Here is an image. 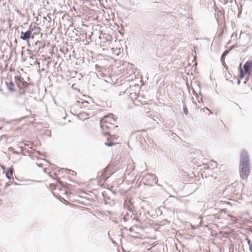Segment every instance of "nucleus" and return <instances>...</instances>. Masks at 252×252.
Here are the masks:
<instances>
[{"mask_svg": "<svg viewBox=\"0 0 252 252\" xmlns=\"http://www.w3.org/2000/svg\"><path fill=\"white\" fill-rule=\"evenodd\" d=\"M226 54V52H225L223 54V56L225 55V54Z\"/></svg>", "mask_w": 252, "mask_h": 252, "instance_id": "a211bd4d", "label": "nucleus"}, {"mask_svg": "<svg viewBox=\"0 0 252 252\" xmlns=\"http://www.w3.org/2000/svg\"><path fill=\"white\" fill-rule=\"evenodd\" d=\"M6 85L10 91H13L14 90L15 86L13 82H6Z\"/></svg>", "mask_w": 252, "mask_h": 252, "instance_id": "f8f14e48", "label": "nucleus"}, {"mask_svg": "<svg viewBox=\"0 0 252 252\" xmlns=\"http://www.w3.org/2000/svg\"><path fill=\"white\" fill-rule=\"evenodd\" d=\"M184 112H185L186 114H187V113H188V110H187V109L186 108L184 109Z\"/></svg>", "mask_w": 252, "mask_h": 252, "instance_id": "dca6fc26", "label": "nucleus"}, {"mask_svg": "<svg viewBox=\"0 0 252 252\" xmlns=\"http://www.w3.org/2000/svg\"><path fill=\"white\" fill-rule=\"evenodd\" d=\"M31 34L32 32L31 31H28L25 32H22L20 38L24 40H28L31 37Z\"/></svg>", "mask_w": 252, "mask_h": 252, "instance_id": "1a4fd4ad", "label": "nucleus"}, {"mask_svg": "<svg viewBox=\"0 0 252 252\" xmlns=\"http://www.w3.org/2000/svg\"><path fill=\"white\" fill-rule=\"evenodd\" d=\"M116 118L112 114L105 116L100 122V126L103 132L109 131L116 126Z\"/></svg>", "mask_w": 252, "mask_h": 252, "instance_id": "f257e3e1", "label": "nucleus"}, {"mask_svg": "<svg viewBox=\"0 0 252 252\" xmlns=\"http://www.w3.org/2000/svg\"><path fill=\"white\" fill-rule=\"evenodd\" d=\"M15 83L18 87L22 90L23 93H24V89L27 87L28 83L24 81V79L22 77L21 74L18 72L14 76Z\"/></svg>", "mask_w": 252, "mask_h": 252, "instance_id": "39448f33", "label": "nucleus"}, {"mask_svg": "<svg viewBox=\"0 0 252 252\" xmlns=\"http://www.w3.org/2000/svg\"><path fill=\"white\" fill-rule=\"evenodd\" d=\"M3 126V122L0 121V129H1Z\"/></svg>", "mask_w": 252, "mask_h": 252, "instance_id": "2eb2a0df", "label": "nucleus"}, {"mask_svg": "<svg viewBox=\"0 0 252 252\" xmlns=\"http://www.w3.org/2000/svg\"><path fill=\"white\" fill-rule=\"evenodd\" d=\"M239 172L241 177L243 179H246L250 172V165H240Z\"/></svg>", "mask_w": 252, "mask_h": 252, "instance_id": "423d86ee", "label": "nucleus"}, {"mask_svg": "<svg viewBox=\"0 0 252 252\" xmlns=\"http://www.w3.org/2000/svg\"><path fill=\"white\" fill-rule=\"evenodd\" d=\"M248 243L249 245L250 251L251 252H252V243L250 241V240H249Z\"/></svg>", "mask_w": 252, "mask_h": 252, "instance_id": "4468645a", "label": "nucleus"}, {"mask_svg": "<svg viewBox=\"0 0 252 252\" xmlns=\"http://www.w3.org/2000/svg\"><path fill=\"white\" fill-rule=\"evenodd\" d=\"M65 171L67 174H68L70 175H71L73 176H75L77 175L76 173L73 170L66 169H65Z\"/></svg>", "mask_w": 252, "mask_h": 252, "instance_id": "ddd939ff", "label": "nucleus"}, {"mask_svg": "<svg viewBox=\"0 0 252 252\" xmlns=\"http://www.w3.org/2000/svg\"><path fill=\"white\" fill-rule=\"evenodd\" d=\"M240 82V80L238 81V84H239Z\"/></svg>", "mask_w": 252, "mask_h": 252, "instance_id": "6ab92c4d", "label": "nucleus"}, {"mask_svg": "<svg viewBox=\"0 0 252 252\" xmlns=\"http://www.w3.org/2000/svg\"><path fill=\"white\" fill-rule=\"evenodd\" d=\"M13 171L12 168H8L6 169L5 175H6V177L8 179H9V180L13 179Z\"/></svg>", "mask_w": 252, "mask_h": 252, "instance_id": "9d476101", "label": "nucleus"}, {"mask_svg": "<svg viewBox=\"0 0 252 252\" xmlns=\"http://www.w3.org/2000/svg\"><path fill=\"white\" fill-rule=\"evenodd\" d=\"M249 162V157L248 152L245 150L242 151L240 154V165H250Z\"/></svg>", "mask_w": 252, "mask_h": 252, "instance_id": "0eeeda50", "label": "nucleus"}, {"mask_svg": "<svg viewBox=\"0 0 252 252\" xmlns=\"http://www.w3.org/2000/svg\"><path fill=\"white\" fill-rule=\"evenodd\" d=\"M91 106L92 105L90 103L87 101L82 102L77 101L72 107L71 110L74 112H78V111H80L91 110Z\"/></svg>", "mask_w": 252, "mask_h": 252, "instance_id": "7ed1b4c3", "label": "nucleus"}, {"mask_svg": "<svg viewBox=\"0 0 252 252\" xmlns=\"http://www.w3.org/2000/svg\"><path fill=\"white\" fill-rule=\"evenodd\" d=\"M217 163L216 162H215L213 160H210L206 165L207 166V168L214 169L217 166Z\"/></svg>", "mask_w": 252, "mask_h": 252, "instance_id": "9b49d317", "label": "nucleus"}, {"mask_svg": "<svg viewBox=\"0 0 252 252\" xmlns=\"http://www.w3.org/2000/svg\"><path fill=\"white\" fill-rule=\"evenodd\" d=\"M252 70V61H247L244 65V68L240 69V78L243 79L246 75H249Z\"/></svg>", "mask_w": 252, "mask_h": 252, "instance_id": "20e7f679", "label": "nucleus"}, {"mask_svg": "<svg viewBox=\"0 0 252 252\" xmlns=\"http://www.w3.org/2000/svg\"><path fill=\"white\" fill-rule=\"evenodd\" d=\"M89 111V110L80 111H78V112L74 113L77 115L79 119L81 120H85L89 117L90 113L88 112Z\"/></svg>", "mask_w": 252, "mask_h": 252, "instance_id": "6e6552de", "label": "nucleus"}, {"mask_svg": "<svg viewBox=\"0 0 252 252\" xmlns=\"http://www.w3.org/2000/svg\"><path fill=\"white\" fill-rule=\"evenodd\" d=\"M207 110L210 112V114H212V112L208 108H207Z\"/></svg>", "mask_w": 252, "mask_h": 252, "instance_id": "f3484780", "label": "nucleus"}, {"mask_svg": "<svg viewBox=\"0 0 252 252\" xmlns=\"http://www.w3.org/2000/svg\"><path fill=\"white\" fill-rule=\"evenodd\" d=\"M119 138L117 135H110L108 131H105L103 133L102 140L104 142V144L110 147L115 145L119 143L117 142Z\"/></svg>", "mask_w": 252, "mask_h": 252, "instance_id": "f03ea898", "label": "nucleus"}]
</instances>
